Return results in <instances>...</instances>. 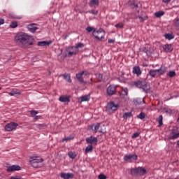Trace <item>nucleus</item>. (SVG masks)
Instances as JSON below:
<instances>
[{
    "label": "nucleus",
    "instance_id": "f257e3e1",
    "mask_svg": "<svg viewBox=\"0 0 179 179\" xmlns=\"http://www.w3.org/2000/svg\"><path fill=\"white\" fill-rule=\"evenodd\" d=\"M13 41L18 47L27 49L30 48L31 46L33 45V41H34V38H33V36L27 34V33L19 32L15 34Z\"/></svg>",
    "mask_w": 179,
    "mask_h": 179
},
{
    "label": "nucleus",
    "instance_id": "f03ea898",
    "mask_svg": "<svg viewBox=\"0 0 179 179\" xmlns=\"http://www.w3.org/2000/svg\"><path fill=\"white\" fill-rule=\"evenodd\" d=\"M29 165L33 168H41L43 166V159L39 156L29 157Z\"/></svg>",
    "mask_w": 179,
    "mask_h": 179
},
{
    "label": "nucleus",
    "instance_id": "7ed1b4c3",
    "mask_svg": "<svg viewBox=\"0 0 179 179\" xmlns=\"http://www.w3.org/2000/svg\"><path fill=\"white\" fill-rule=\"evenodd\" d=\"M145 173H147V170L144 167L138 166L130 169V175L131 176H143Z\"/></svg>",
    "mask_w": 179,
    "mask_h": 179
},
{
    "label": "nucleus",
    "instance_id": "20e7f679",
    "mask_svg": "<svg viewBox=\"0 0 179 179\" xmlns=\"http://www.w3.org/2000/svg\"><path fill=\"white\" fill-rule=\"evenodd\" d=\"M134 86L141 89L142 90H143V92H147L150 90L149 85H148L147 82H145V80H138L137 82L134 83Z\"/></svg>",
    "mask_w": 179,
    "mask_h": 179
},
{
    "label": "nucleus",
    "instance_id": "39448f33",
    "mask_svg": "<svg viewBox=\"0 0 179 179\" xmlns=\"http://www.w3.org/2000/svg\"><path fill=\"white\" fill-rule=\"evenodd\" d=\"M93 36L95 37L99 41H101L104 38L105 31L103 29H99V31H93Z\"/></svg>",
    "mask_w": 179,
    "mask_h": 179
},
{
    "label": "nucleus",
    "instance_id": "423d86ee",
    "mask_svg": "<svg viewBox=\"0 0 179 179\" xmlns=\"http://www.w3.org/2000/svg\"><path fill=\"white\" fill-rule=\"evenodd\" d=\"M118 108V105L115 104V102H109L107 103L106 111L108 113H114Z\"/></svg>",
    "mask_w": 179,
    "mask_h": 179
},
{
    "label": "nucleus",
    "instance_id": "0eeeda50",
    "mask_svg": "<svg viewBox=\"0 0 179 179\" xmlns=\"http://www.w3.org/2000/svg\"><path fill=\"white\" fill-rule=\"evenodd\" d=\"M17 127H18V124L15 122H10V123H8L5 125V131H12L13 130H15Z\"/></svg>",
    "mask_w": 179,
    "mask_h": 179
},
{
    "label": "nucleus",
    "instance_id": "6e6552de",
    "mask_svg": "<svg viewBox=\"0 0 179 179\" xmlns=\"http://www.w3.org/2000/svg\"><path fill=\"white\" fill-rule=\"evenodd\" d=\"M124 162H131V161H137L138 160V156L136 154L134 155H126L124 156Z\"/></svg>",
    "mask_w": 179,
    "mask_h": 179
},
{
    "label": "nucleus",
    "instance_id": "1a4fd4ad",
    "mask_svg": "<svg viewBox=\"0 0 179 179\" xmlns=\"http://www.w3.org/2000/svg\"><path fill=\"white\" fill-rule=\"evenodd\" d=\"M66 52H68L66 54V56H68L69 57H71L78 53V49H76V48L69 47L66 49Z\"/></svg>",
    "mask_w": 179,
    "mask_h": 179
},
{
    "label": "nucleus",
    "instance_id": "9d476101",
    "mask_svg": "<svg viewBox=\"0 0 179 179\" xmlns=\"http://www.w3.org/2000/svg\"><path fill=\"white\" fill-rule=\"evenodd\" d=\"M117 86L115 85H109V87L107 88V94L108 96H113L117 92Z\"/></svg>",
    "mask_w": 179,
    "mask_h": 179
},
{
    "label": "nucleus",
    "instance_id": "9b49d317",
    "mask_svg": "<svg viewBox=\"0 0 179 179\" xmlns=\"http://www.w3.org/2000/svg\"><path fill=\"white\" fill-rule=\"evenodd\" d=\"M86 142L87 143L91 144V145H96V143H98V138L91 136L90 137H88L86 138Z\"/></svg>",
    "mask_w": 179,
    "mask_h": 179
},
{
    "label": "nucleus",
    "instance_id": "f8f14e48",
    "mask_svg": "<svg viewBox=\"0 0 179 179\" xmlns=\"http://www.w3.org/2000/svg\"><path fill=\"white\" fill-rule=\"evenodd\" d=\"M178 138H179V132L176 133L174 130H172V131H171L170 134H169L168 136L169 140H176V139H178Z\"/></svg>",
    "mask_w": 179,
    "mask_h": 179
},
{
    "label": "nucleus",
    "instance_id": "ddd939ff",
    "mask_svg": "<svg viewBox=\"0 0 179 179\" xmlns=\"http://www.w3.org/2000/svg\"><path fill=\"white\" fill-rule=\"evenodd\" d=\"M27 30L31 33H35L38 28H37L36 24H29L27 27Z\"/></svg>",
    "mask_w": 179,
    "mask_h": 179
},
{
    "label": "nucleus",
    "instance_id": "4468645a",
    "mask_svg": "<svg viewBox=\"0 0 179 179\" xmlns=\"http://www.w3.org/2000/svg\"><path fill=\"white\" fill-rule=\"evenodd\" d=\"M18 171H20V166H19V165H13L11 166H8L6 169L7 172H15Z\"/></svg>",
    "mask_w": 179,
    "mask_h": 179
},
{
    "label": "nucleus",
    "instance_id": "2eb2a0df",
    "mask_svg": "<svg viewBox=\"0 0 179 179\" xmlns=\"http://www.w3.org/2000/svg\"><path fill=\"white\" fill-rule=\"evenodd\" d=\"M8 94L10 96H18L21 94V91L18 89H13L11 90L10 92L8 93Z\"/></svg>",
    "mask_w": 179,
    "mask_h": 179
},
{
    "label": "nucleus",
    "instance_id": "dca6fc26",
    "mask_svg": "<svg viewBox=\"0 0 179 179\" xmlns=\"http://www.w3.org/2000/svg\"><path fill=\"white\" fill-rule=\"evenodd\" d=\"M90 129L93 130V131H94V133H103L102 130H99V129H100V123H96V125L92 124L90 126Z\"/></svg>",
    "mask_w": 179,
    "mask_h": 179
},
{
    "label": "nucleus",
    "instance_id": "f3484780",
    "mask_svg": "<svg viewBox=\"0 0 179 179\" xmlns=\"http://www.w3.org/2000/svg\"><path fill=\"white\" fill-rule=\"evenodd\" d=\"M73 177H74L73 173H60V178L63 179H72L73 178Z\"/></svg>",
    "mask_w": 179,
    "mask_h": 179
},
{
    "label": "nucleus",
    "instance_id": "a211bd4d",
    "mask_svg": "<svg viewBox=\"0 0 179 179\" xmlns=\"http://www.w3.org/2000/svg\"><path fill=\"white\" fill-rule=\"evenodd\" d=\"M162 48L166 52H172L173 51V46L171 44H166Z\"/></svg>",
    "mask_w": 179,
    "mask_h": 179
},
{
    "label": "nucleus",
    "instance_id": "6ab92c4d",
    "mask_svg": "<svg viewBox=\"0 0 179 179\" xmlns=\"http://www.w3.org/2000/svg\"><path fill=\"white\" fill-rule=\"evenodd\" d=\"M134 104H135V106L145 104V101L143 99L137 98L134 99Z\"/></svg>",
    "mask_w": 179,
    "mask_h": 179
},
{
    "label": "nucleus",
    "instance_id": "aec40b11",
    "mask_svg": "<svg viewBox=\"0 0 179 179\" xmlns=\"http://www.w3.org/2000/svg\"><path fill=\"white\" fill-rule=\"evenodd\" d=\"M59 101L62 103H69L70 96H62L59 97Z\"/></svg>",
    "mask_w": 179,
    "mask_h": 179
},
{
    "label": "nucleus",
    "instance_id": "412c9836",
    "mask_svg": "<svg viewBox=\"0 0 179 179\" xmlns=\"http://www.w3.org/2000/svg\"><path fill=\"white\" fill-rule=\"evenodd\" d=\"M133 73L134 75H137V76H139L140 75H141L142 72L141 70L140 69L139 66H135L133 68Z\"/></svg>",
    "mask_w": 179,
    "mask_h": 179
},
{
    "label": "nucleus",
    "instance_id": "4be33fe9",
    "mask_svg": "<svg viewBox=\"0 0 179 179\" xmlns=\"http://www.w3.org/2000/svg\"><path fill=\"white\" fill-rule=\"evenodd\" d=\"M83 75H84V71L76 74V78H78V82H80V83H85L84 79L83 78Z\"/></svg>",
    "mask_w": 179,
    "mask_h": 179
},
{
    "label": "nucleus",
    "instance_id": "5701e85b",
    "mask_svg": "<svg viewBox=\"0 0 179 179\" xmlns=\"http://www.w3.org/2000/svg\"><path fill=\"white\" fill-rule=\"evenodd\" d=\"M62 77L64 78V79L66 80L69 83H71L72 80L71 78L70 74L64 73L62 75Z\"/></svg>",
    "mask_w": 179,
    "mask_h": 179
},
{
    "label": "nucleus",
    "instance_id": "b1692460",
    "mask_svg": "<svg viewBox=\"0 0 179 179\" xmlns=\"http://www.w3.org/2000/svg\"><path fill=\"white\" fill-rule=\"evenodd\" d=\"M129 94V90L127 88H122L121 92H119L120 96H127Z\"/></svg>",
    "mask_w": 179,
    "mask_h": 179
},
{
    "label": "nucleus",
    "instance_id": "393cba45",
    "mask_svg": "<svg viewBox=\"0 0 179 179\" xmlns=\"http://www.w3.org/2000/svg\"><path fill=\"white\" fill-rule=\"evenodd\" d=\"M98 6H99V0H91L90 2L89 3V6H90V8Z\"/></svg>",
    "mask_w": 179,
    "mask_h": 179
},
{
    "label": "nucleus",
    "instance_id": "a878e982",
    "mask_svg": "<svg viewBox=\"0 0 179 179\" xmlns=\"http://www.w3.org/2000/svg\"><path fill=\"white\" fill-rule=\"evenodd\" d=\"M85 47V45L82 43H78V44H76L75 46H71L70 48H76V50H79L81 48H83Z\"/></svg>",
    "mask_w": 179,
    "mask_h": 179
},
{
    "label": "nucleus",
    "instance_id": "bb28decb",
    "mask_svg": "<svg viewBox=\"0 0 179 179\" xmlns=\"http://www.w3.org/2000/svg\"><path fill=\"white\" fill-rule=\"evenodd\" d=\"M92 150H94V147L92 146V145H89L88 146L86 147L85 153H90L92 152Z\"/></svg>",
    "mask_w": 179,
    "mask_h": 179
},
{
    "label": "nucleus",
    "instance_id": "cd10ccee",
    "mask_svg": "<svg viewBox=\"0 0 179 179\" xmlns=\"http://www.w3.org/2000/svg\"><path fill=\"white\" fill-rule=\"evenodd\" d=\"M131 117H133V114H131V113H130V112L125 113L123 114V119L124 120L130 119Z\"/></svg>",
    "mask_w": 179,
    "mask_h": 179
},
{
    "label": "nucleus",
    "instance_id": "c85d7f7f",
    "mask_svg": "<svg viewBox=\"0 0 179 179\" xmlns=\"http://www.w3.org/2000/svg\"><path fill=\"white\" fill-rule=\"evenodd\" d=\"M164 15V11H157L155 13V17L157 18H159L161 17H162Z\"/></svg>",
    "mask_w": 179,
    "mask_h": 179
},
{
    "label": "nucleus",
    "instance_id": "c756f323",
    "mask_svg": "<svg viewBox=\"0 0 179 179\" xmlns=\"http://www.w3.org/2000/svg\"><path fill=\"white\" fill-rule=\"evenodd\" d=\"M166 72V67L164 66H162V67H160V71L159 72V74L160 75H164L165 73Z\"/></svg>",
    "mask_w": 179,
    "mask_h": 179
},
{
    "label": "nucleus",
    "instance_id": "7c9ffc66",
    "mask_svg": "<svg viewBox=\"0 0 179 179\" xmlns=\"http://www.w3.org/2000/svg\"><path fill=\"white\" fill-rule=\"evenodd\" d=\"M90 99L89 95H85L84 96L80 97V101H88Z\"/></svg>",
    "mask_w": 179,
    "mask_h": 179
},
{
    "label": "nucleus",
    "instance_id": "2f4dec72",
    "mask_svg": "<svg viewBox=\"0 0 179 179\" xmlns=\"http://www.w3.org/2000/svg\"><path fill=\"white\" fill-rule=\"evenodd\" d=\"M164 37L166 38V39L169 41L174 38V36H173L172 34H166L164 35Z\"/></svg>",
    "mask_w": 179,
    "mask_h": 179
},
{
    "label": "nucleus",
    "instance_id": "473e14b6",
    "mask_svg": "<svg viewBox=\"0 0 179 179\" xmlns=\"http://www.w3.org/2000/svg\"><path fill=\"white\" fill-rule=\"evenodd\" d=\"M162 120H163V117L162 115H159V117H158V118H157V122H158L159 127H162L163 123H162Z\"/></svg>",
    "mask_w": 179,
    "mask_h": 179
},
{
    "label": "nucleus",
    "instance_id": "72a5a7b5",
    "mask_svg": "<svg viewBox=\"0 0 179 179\" xmlns=\"http://www.w3.org/2000/svg\"><path fill=\"white\" fill-rule=\"evenodd\" d=\"M68 156H69V157H70V159H74L76 157V153H74L73 152H69Z\"/></svg>",
    "mask_w": 179,
    "mask_h": 179
},
{
    "label": "nucleus",
    "instance_id": "f704fd0d",
    "mask_svg": "<svg viewBox=\"0 0 179 179\" xmlns=\"http://www.w3.org/2000/svg\"><path fill=\"white\" fill-rule=\"evenodd\" d=\"M9 27H10L11 29H15V28H16L17 27H18V24L17 23L16 21H13V22L10 23V25H9Z\"/></svg>",
    "mask_w": 179,
    "mask_h": 179
},
{
    "label": "nucleus",
    "instance_id": "c9c22d12",
    "mask_svg": "<svg viewBox=\"0 0 179 179\" xmlns=\"http://www.w3.org/2000/svg\"><path fill=\"white\" fill-rule=\"evenodd\" d=\"M176 76V73L174 71H170L168 73V76L170 78H174Z\"/></svg>",
    "mask_w": 179,
    "mask_h": 179
},
{
    "label": "nucleus",
    "instance_id": "e433bc0d",
    "mask_svg": "<svg viewBox=\"0 0 179 179\" xmlns=\"http://www.w3.org/2000/svg\"><path fill=\"white\" fill-rule=\"evenodd\" d=\"M148 74L150 76V77L155 78L156 75L157 74V72H155V71L150 70Z\"/></svg>",
    "mask_w": 179,
    "mask_h": 179
},
{
    "label": "nucleus",
    "instance_id": "4c0bfd02",
    "mask_svg": "<svg viewBox=\"0 0 179 179\" xmlns=\"http://www.w3.org/2000/svg\"><path fill=\"white\" fill-rule=\"evenodd\" d=\"M72 139H73V136H70L64 138H62V142H68L69 141H71Z\"/></svg>",
    "mask_w": 179,
    "mask_h": 179
},
{
    "label": "nucleus",
    "instance_id": "58836bf2",
    "mask_svg": "<svg viewBox=\"0 0 179 179\" xmlns=\"http://www.w3.org/2000/svg\"><path fill=\"white\" fill-rule=\"evenodd\" d=\"M130 6H131V8H138V3L135 2V1H131V2H130Z\"/></svg>",
    "mask_w": 179,
    "mask_h": 179
},
{
    "label": "nucleus",
    "instance_id": "ea45409f",
    "mask_svg": "<svg viewBox=\"0 0 179 179\" xmlns=\"http://www.w3.org/2000/svg\"><path fill=\"white\" fill-rule=\"evenodd\" d=\"M87 13H91L92 15H98V10L93 9V10H91L90 11H87Z\"/></svg>",
    "mask_w": 179,
    "mask_h": 179
},
{
    "label": "nucleus",
    "instance_id": "a19ab883",
    "mask_svg": "<svg viewBox=\"0 0 179 179\" xmlns=\"http://www.w3.org/2000/svg\"><path fill=\"white\" fill-rule=\"evenodd\" d=\"M38 46L39 47H45V41H39L38 42Z\"/></svg>",
    "mask_w": 179,
    "mask_h": 179
},
{
    "label": "nucleus",
    "instance_id": "79ce46f5",
    "mask_svg": "<svg viewBox=\"0 0 179 179\" xmlns=\"http://www.w3.org/2000/svg\"><path fill=\"white\" fill-rule=\"evenodd\" d=\"M145 113H140L139 115H138V118L141 120L145 119Z\"/></svg>",
    "mask_w": 179,
    "mask_h": 179
},
{
    "label": "nucleus",
    "instance_id": "37998d69",
    "mask_svg": "<svg viewBox=\"0 0 179 179\" xmlns=\"http://www.w3.org/2000/svg\"><path fill=\"white\" fill-rule=\"evenodd\" d=\"M37 114H38V111H36V110L31 111V116L33 117H36Z\"/></svg>",
    "mask_w": 179,
    "mask_h": 179
},
{
    "label": "nucleus",
    "instance_id": "c03bdc74",
    "mask_svg": "<svg viewBox=\"0 0 179 179\" xmlns=\"http://www.w3.org/2000/svg\"><path fill=\"white\" fill-rule=\"evenodd\" d=\"M115 28L118 29H122L124 27V25L122 23H119L115 25Z\"/></svg>",
    "mask_w": 179,
    "mask_h": 179
},
{
    "label": "nucleus",
    "instance_id": "a18cd8bd",
    "mask_svg": "<svg viewBox=\"0 0 179 179\" xmlns=\"http://www.w3.org/2000/svg\"><path fill=\"white\" fill-rule=\"evenodd\" d=\"M99 179H107V176L103 173L99 175Z\"/></svg>",
    "mask_w": 179,
    "mask_h": 179
},
{
    "label": "nucleus",
    "instance_id": "49530a36",
    "mask_svg": "<svg viewBox=\"0 0 179 179\" xmlns=\"http://www.w3.org/2000/svg\"><path fill=\"white\" fill-rule=\"evenodd\" d=\"M175 27H179V18L175 20Z\"/></svg>",
    "mask_w": 179,
    "mask_h": 179
},
{
    "label": "nucleus",
    "instance_id": "de8ad7c7",
    "mask_svg": "<svg viewBox=\"0 0 179 179\" xmlns=\"http://www.w3.org/2000/svg\"><path fill=\"white\" fill-rule=\"evenodd\" d=\"M139 136H140L139 133H135V134H133V136H131V138H136L139 137Z\"/></svg>",
    "mask_w": 179,
    "mask_h": 179
},
{
    "label": "nucleus",
    "instance_id": "09e8293b",
    "mask_svg": "<svg viewBox=\"0 0 179 179\" xmlns=\"http://www.w3.org/2000/svg\"><path fill=\"white\" fill-rule=\"evenodd\" d=\"M86 30H87V31H88V32H92V30H94V28H93V27H88L86 28Z\"/></svg>",
    "mask_w": 179,
    "mask_h": 179
},
{
    "label": "nucleus",
    "instance_id": "8fccbe9b",
    "mask_svg": "<svg viewBox=\"0 0 179 179\" xmlns=\"http://www.w3.org/2000/svg\"><path fill=\"white\" fill-rule=\"evenodd\" d=\"M10 179H22L20 176H11Z\"/></svg>",
    "mask_w": 179,
    "mask_h": 179
},
{
    "label": "nucleus",
    "instance_id": "3c124183",
    "mask_svg": "<svg viewBox=\"0 0 179 179\" xmlns=\"http://www.w3.org/2000/svg\"><path fill=\"white\" fill-rule=\"evenodd\" d=\"M97 76H98V78H99V81L102 80V78H103L102 74L99 73V74H97Z\"/></svg>",
    "mask_w": 179,
    "mask_h": 179
},
{
    "label": "nucleus",
    "instance_id": "603ef678",
    "mask_svg": "<svg viewBox=\"0 0 179 179\" xmlns=\"http://www.w3.org/2000/svg\"><path fill=\"white\" fill-rule=\"evenodd\" d=\"M52 43V41H45V45L49 46L50 45H51Z\"/></svg>",
    "mask_w": 179,
    "mask_h": 179
},
{
    "label": "nucleus",
    "instance_id": "864d4df0",
    "mask_svg": "<svg viewBox=\"0 0 179 179\" xmlns=\"http://www.w3.org/2000/svg\"><path fill=\"white\" fill-rule=\"evenodd\" d=\"M108 43H109V44H114V43H115V40L109 39V40H108Z\"/></svg>",
    "mask_w": 179,
    "mask_h": 179
},
{
    "label": "nucleus",
    "instance_id": "5fc2aeb1",
    "mask_svg": "<svg viewBox=\"0 0 179 179\" xmlns=\"http://www.w3.org/2000/svg\"><path fill=\"white\" fill-rule=\"evenodd\" d=\"M4 24V20L2 18H0V25H3Z\"/></svg>",
    "mask_w": 179,
    "mask_h": 179
},
{
    "label": "nucleus",
    "instance_id": "6e6d98bb",
    "mask_svg": "<svg viewBox=\"0 0 179 179\" xmlns=\"http://www.w3.org/2000/svg\"><path fill=\"white\" fill-rule=\"evenodd\" d=\"M171 1V0H162V2H164V3H169Z\"/></svg>",
    "mask_w": 179,
    "mask_h": 179
},
{
    "label": "nucleus",
    "instance_id": "4d7b16f0",
    "mask_svg": "<svg viewBox=\"0 0 179 179\" xmlns=\"http://www.w3.org/2000/svg\"><path fill=\"white\" fill-rule=\"evenodd\" d=\"M150 71H155V73H159V72H160V69H157V70H150Z\"/></svg>",
    "mask_w": 179,
    "mask_h": 179
},
{
    "label": "nucleus",
    "instance_id": "13d9d810",
    "mask_svg": "<svg viewBox=\"0 0 179 179\" xmlns=\"http://www.w3.org/2000/svg\"><path fill=\"white\" fill-rule=\"evenodd\" d=\"M34 120H36V121L37 120H38V116H35V117H34Z\"/></svg>",
    "mask_w": 179,
    "mask_h": 179
},
{
    "label": "nucleus",
    "instance_id": "bf43d9fd",
    "mask_svg": "<svg viewBox=\"0 0 179 179\" xmlns=\"http://www.w3.org/2000/svg\"><path fill=\"white\" fill-rule=\"evenodd\" d=\"M83 72H84V75H85V76H87V75H88V72H87V71H83Z\"/></svg>",
    "mask_w": 179,
    "mask_h": 179
},
{
    "label": "nucleus",
    "instance_id": "052dcab7",
    "mask_svg": "<svg viewBox=\"0 0 179 179\" xmlns=\"http://www.w3.org/2000/svg\"><path fill=\"white\" fill-rule=\"evenodd\" d=\"M177 146H178V148H179V140H178V141H177Z\"/></svg>",
    "mask_w": 179,
    "mask_h": 179
},
{
    "label": "nucleus",
    "instance_id": "680f3d73",
    "mask_svg": "<svg viewBox=\"0 0 179 179\" xmlns=\"http://www.w3.org/2000/svg\"><path fill=\"white\" fill-rule=\"evenodd\" d=\"M168 179H172L171 178H169ZM174 179H178V178H175Z\"/></svg>",
    "mask_w": 179,
    "mask_h": 179
},
{
    "label": "nucleus",
    "instance_id": "e2e57ef3",
    "mask_svg": "<svg viewBox=\"0 0 179 179\" xmlns=\"http://www.w3.org/2000/svg\"><path fill=\"white\" fill-rule=\"evenodd\" d=\"M177 122H179V116H178V119H177Z\"/></svg>",
    "mask_w": 179,
    "mask_h": 179
},
{
    "label": "nucleus",
    "instance_id": "0e129e2a",
    "mask_svg": "<svg viewBox=\"0 0 179 179\" xmlns=\"http://www.w3.org/2000/svg\"><path fill=\"white\" fill-rule=\"evenodd\" d=\"M51 74V72H49V75H50Z\"/></svg>",
    "mask_w": 179,
    "mask_h": 179
},
{
    "label": "nucleus",
    "instance_id": "69168bd1",
    "mask_svg": "<svg viewBox=\"0 0 179 179\" xmlns=\"http://www.w3.org/2000/svg\"><path fill=\"white\" fill-rule=\"evenodd\" d=\"M91 81H92V79H91Z\"/></svg>",
    "mask_w": 179,
    "mask_h": 179
},
{
    "label": "nucleus",
    "instance_id": "338daca9",
    "mask_svg": "<svg viewBox=\"0 0 179 179\" xmlns=\"http://www.w3.org/2000/svg\"><path fill=\"white\" fill-rule=\"evenodd\" d=\"M0 90H1V87H0Z\"/></svg>",
    "mask_w": 179,
    "mask_h": 179
}]
</instances>
